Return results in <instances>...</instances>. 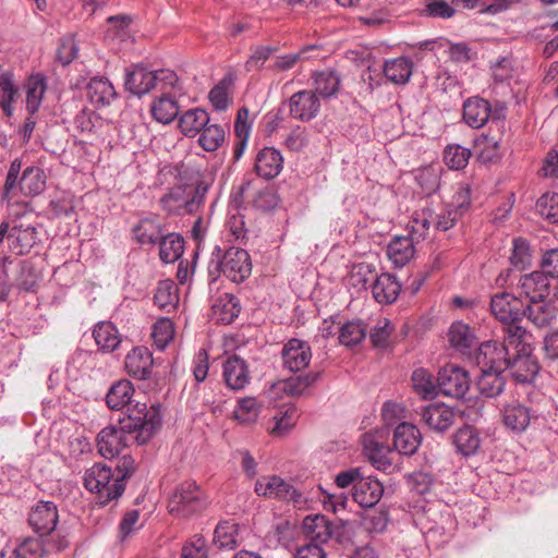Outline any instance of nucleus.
Here are the masks:
<instances>
[{
	"label": "nucleus",
	"mask_w": 558,
	"mask_h": 558,
	"mask_svg": "<svg viewBox=\"0 0 558 558\" xmlns=\"http://www.w3.org/2000/svg\"><path fill=\"white\" fill-rule=\"evenodd\" d=\"M36 234L34 227H13L8 234L10 250L16 255L27 254L36 243Z\"/></svg>",
	"instance_id": "30"
},
{
	"label": "nucleus",
	"mask_w": 558,
	"mask_h": 558,
	"mask_svg": "<svg viewBox=\"0 0 558 558\" xmlns=\"http://www.w3.org/2000/svg\"><path fill=\"white\" fill-rule=\"evenodd\" d=\"M505 371H481L476 386L480 393L487 398H494L501 393L505 387L502 373Z\"/></svg>",
	"instance_id": "41"
},
{
	"label": "nucleus",
	"mask_w": 558,
	"mask_h": 558,
	"mask_svg": "<svg viewBox=\"0 0 558 558\" xmlns=\"http://www.w3.org/2000/svg\"><path fill=\"white\" fill-rule=\"evenodd\" d=\"M412 71V61L404 57L387 60L384 66L386 78L395 84H405L410 80Z\"/></svg>",
	"instance_id": "39"
},
{
	"label": "nucleus",
	"mask_w": 558,
	"mask_h": 558,
	"mask_svg": "<svg viewBox=\"0 0 558 558\" xmlns=\"http://www.w3.org/2000/svg\"><path fill=\"white\" fill-rule=\"evenodd\" d=\"M207 493L195 482L178 484L168 499V510L178 518H192L203 513L209 506Z\"/></svg>",
	"instance_id": "3"
},
{
	"label": "nucleus",
	"mask_w": 558,
	"mask_h": 558,
	"mask_svg": "<svg viewBox=\"0 0 558 558\" xmlns=\"http://www.w3.org/2000/svg\"><path fill=\"white\" fill-rule=\"evenodd\" d=\"M229 86L230 82L223 78L209 92L208 98L216 110H226L229 107L231 102Z\"/></svg>",
	"instance_id": "60"
},
{
	"label": "nucleus",
	"mask_w": 558,
	"mask_h": 558,
	"mask_svg": "<svg viewBox=\"0 0 558 558\" xmlns=\"http://www.w3.org/2000/svg\"><path fill=\"white\" fill-rule=\"evenodd\" d=\"M509 355L507 348L500 342L488 340L478 347L475 355L480 371H507L509 367Z\"/></svg>",
	"instance_id": "11"
},
{
	"label": "nucleus",
	"mask_w": 558,
	"mask_h": 558,
	"mask_svg": "<svg viewBox=\"0 0 558 558\" xmlns=\"http://www.w3.org/2000/svg\"><path fill=\"white\" fill-rule=\"evenodd\" d=\"M542 272L547 278H558V248H553L544 253L541 262Z\"/></svg>",
	"instance_id": "64"
},
{
	"label": "nucleus",
	"mask_w": 558,
	"mask_h": 558,
	"mask_svg": "<svg viewBox=\"0 0 558 558\" xmlns=\"http://www.w3.org/2000/svg\"><path fill=\"white\" fill-rule=\"evenodd\" d=\"M457 450L465 457L476 453L480 448V436L472 426L460 428L453 438Z\"/></svg>",
	"instance_id": "45"
},
{
	"label": "nucleus",
	"mask_w": 558,
	"mask_h": 558,
	"mask_svg": "<svg viewBox=\"0 0 558 558\" xmlns=\"http://www.w3.org/2000/svg\"><path fill=\"white\" fill-rule=\"evenodd\" d=\"M213 317L221 324H231L241 311L236 298L229 293L218 296L213 306Z\"/></svg>",
	"instance_id": "35"
},
{
	"label": "nucleus",
	"mask_w": 558,
	"mask_h": 558,
	"mask_svg": "<svg viewBox=\"0 0 558 558\" xmlns=\"http://www.w3.org/2000/svg\"><path fill=\"white\" fill-rule=\"evenodd\" d=\"M210 184L204 180L194 183L177 184L170 187L159 199L167 215H193L204 205Z\"/></svg>",
	"instance_id": "2"
},
{
	"label": "nucleus",
	"mask_w": 558,
	"mask_h": 558,
	"mask_svg": "<svg viewBox=\"0 0 558 558\" xmlns=\"http://www.w3.org/2000/svg\"><path fill=\"white\" fill-rule=\"evenodd\" d=\"M87 97L96 106H108L117 93L108 78L93 77L87 84Z\"/></svg>",
	"instance_id": "34"
},
{
	"label": "nucleus",
	"mask_w": 558,
	"mask_h": 558,
	"mask_svg": "<svg viewBox=\"0 0 558 558\" xmlns=\"http://www.w3.org/2000/svg\"><path fill=\"white\" fill-rule=\"evenodd\" d=\"M393 331V326L387 318H379L371 330L369 339L374 347L386 348Z\"/></svg>",
	"instance_id": "61"
},
{
	"label": "nucleus",
	"mask_w": 558,
	"mask_h": 558,
	"mask_svg": "<svg viewBox=\"0 0 558 558\" xmlns=\"http://www.w3.org/2000/svg\"><path fill=\"white\" fill-rule=\"evenodd\" d=\"M508 369L518 383H530L537 375L539 366L532 352L510 353Z\"/></svg>",
	"instance_id": "22"
},
{
	"label": "nucleus",
	"mask_w": 558,
	"mask_h": 558,
	"mask_svg": "<svg viewBox=\"0 0 558 558\" xmlns=\"http://www.w3.org/2000/svg\"><path fill=\"white\" fill-rule=\"evenodd\" d=\"M174 326L169 318H161L153 326L151 337L155 345L162 350L173 339Z\"/></svg>",
	"instance_id": "56"
},
{
	"label": "nucleus",
	"mask_w": 558,
	"mask_h": 558,
	"mask_svg": "<svg viewBox=\"0 0 558 558\" xmlns=\"http://www.w3.org/2000/svg\"><path fill=\"white\" fill-rule=\"evenodd\" d=\"M223 379L232 390H242L251 381V372L246 361L234 354L223 363Z\"/></svg>",
	"instance_id": "17"
},
{
	"label": "nucleus",
	"mask_w": 558,
	"mask_h": 558,
	"mask_svg": "<svg viewBox=\"0 0 558 558\" xmlns=\"http://www.w3.org/2000/svg\"><path fill=\"white\" fill-rule=\"evenodd\" d=\"M421 440L420 430L411 423H401L395 429L393 446L401 454H413L421 445Z\"/></svg>",
	"instance_id": "27"
},
{
	"label": "nucleus",
	"mask_w": 558,
	"mask_h": 558,
	"mask_svg": "<svg viewBox=\"0 0 558 558\" xmlns=\"http://www.w3.org/2000/svg\"><path fill=\"white\" fill-rule=\"evenodd\" d=\"M319 377L318 373H308L287 379L283 383V390L291 396H301L308 387L314 385Z\"/></svg>",
	"instance_id": "58"
},
{
	"label": "nucleus",
	"mask_w": 558,
	"mask_h": 558,
	"mask_svg": "<svg viewBox=\"0 0 558 558\" xmlns=\"http://www.w3.org/2000/svg\"><path fill=\"white\" fill-rule=\"evenodd\" d=\"M124 85L131 94L143 96L156 87V75L142 65H133L126 71Z\"/></svg>",
	"instance_id": "23"
},
{
	"label": "nucleus",
	"mask_w": 558,
	"mask_h": 558,
	"mask_svg": "<svg viewBox=\"0 0 558 558\" xmlns=\"http://www.w3.org/2000/svg\"><path fill=\"white\" fill-rule=\"evenodd\" d=\"M450 344L462 353L476 345V336L471 327L462 322L453 323L448 331Z\"/></svg>",
	"instance_id": "37"
},
{
	"label": "nucleus",
	"mask_w": 558,
	"mask_h": 558,
	"mask_svg": "<svg viewBox=\"0 0 558 558\" xmlns=\"http://www.w3.org/2000/svg\"><path fill=\"white\" fill-rule=\"evenodd\" d=\"M412 384L415 392L422 398H433L439 392L438 381L425 368H417L412 374Z\"/></svg>",
	"instance_id": "46"
},
{
	"label": "nucleus",
	"mask_w": 558,
	"mask_h": 558,
	"mask_svg": "<svg viewBox=\"0 0 558 558\" xmlns=\"http://www.w3.org/2000/svg\"><path fill=\"white\" fill-rule=\"evenodd\" d=\"M305 536L314 544H325L332 536V524L323 514L306 515L302 523Z\"/></svg>",
	"instance_id": "26"
},
{
	"label": "nucleus",
	"mask_w": 558,
	"mask_h": 558,
	"mask_svg": "<svg viewBox=\"0 0 558 558\" xmlns=\"http://www.w3.org/2000/svg\"><path fill=\"white\" fill-rule=\"evenodd\" d=\"M159 256L163 263H173L182 255L184 250L183 239L175 233H170L159 240Z\"/></svg>",
	"instance_id": "48"
},
{
	"label": "nucleus",
	"mask_w": 558,
	"mask_h": 558,
	"mask_svg": "<svg viewBox=\"0 0 558 558\" xmlns=\"http://www.w3.org/2000/svg\"><path fill=\"white\" fill-rule=\"evenodd\" d=\"M536 213L550 223H558V193H545L535 204Z\"/></svg>",
	"instance_id": "51"
},
{
	"label": "nucleus",
	"mask_w": 558,
	"mask_h": 558,
	"mask_svg": "<svg viewBox=\"0 0 558 558\" xmlns=\"http://www.w3.org/2000/svg\"><path fill=\"white\" fill-rule=\"evenodd\" d=\"M421 14L426 17L448 20L454 16L456 8L446 0H426Z\"/></svg>",
	"instance_id": "55"
},
{
	"label": "nucleus",
	"mask_w": 558,
	"mask_h": 558,
	"mask_svg": "<svg viewBox=\"0 0 558 558\" xmlns=\"http://www.w3.org/2000/svg\"><path fill=\"white\" fill-rule=\"evenodd\" d=\"M504 342L509 353L532 352V333L521 325V322L502 326Z\"/></svg>",
	"instance_id": "18"
},
{
	"label": "nucleus",
	"mask_w": 558,
	"mask_h": 558,
	"mask_svg": "<svg viewBox=\"0 0 558 558\" xmlns=\"http://www.w3.org/2000/svg\"><path fill=\"white\" fill-rule=\"evenodd\" d=\"M17 96V88L13 82L11 73L0 74V105L8 116L12 112V104Z\"/></svg>",
	"instance_id": "53"
},
{
	"label": "nucleus",
	"mask_w": 558,
	"mask_h": 558,
	"mask_svg": "<svg viewBox=\"0 0 558 558\" xmlns=\"http://www.w3.org/2000/svg\"><path fill=\"white\" fill-rule=\"evenodd\" d=\"M133 238L140 244H155L161 235L162 229L156 219L144 218L140 220L132 229Z\"/></svg>",
	"instance_id": "40"
},
{
	"label": "nucleus",
	"mask_w": 558,
	"mask_h": 558,
	"mask_svg": "<svg viewBox=\"0 0 558 558\" xmlns=\"http://www.w3.org/2000/svg\"><path fill=\"white\" fill-rule=\"evenodd\" d=\"M58 510L51 501H39L29 512V525L40 535L51 533L58 523Z\"/></svg>",
	"instance_id": "16"
},
{
	"label": "nucleus",
	"mask_w": 558,
	"mask_h": 558,
	"mask_svg": "<svg viewBox=\"0 0 558 558\" xmlns=\"http://www.w3.org/2000/svg\"><path fill=\"white\" fill-rule=\"evenodd\" d=\"M153 355L145 347H136L125 356V369L130 376L136 379L149 377L153 367Z\"/></svg>",
	"instance_id": "21"
},
{
	"label": "nucleus",
	"mask_w": 558,
	"mask_h": 558,
	"mask_svg": "<svg viewBox=\"0 0 558 558\" xmlns=\"http://www.w3.org/2000/svg\"><path fill=\"white\" fill-rule=\"evenodd\" d=\"M24 88L26 94V110L33 116L39 110L46 93V78L41 74L32 75L26 81Z\"/></svg>",
	"instance_id": "36"
},
{
	"label": "nucleus",
	"mask_w": 558,
	"mask_h": 558,
	"mask_svg": "<svg viewBox=\"0 0 558 558\" xmlns=\"http://www.w3.org/2000/svg\"><path fill=\"white\" fill-rule=\"evenodd\" d=\"M439 392L452 397H463L470 387L468 373L458 365L447 364L438 373Z\"/></svg>",
	"instance_id": "8"
},
{
	"label": "nucleus",
	"mask_w": 558,
	"mask_h": 558,
	"mask_svg": "<svg viewBox=\"0 0 558 558\" xmlns=\"http://www.w3.org/2000/svg\"><path fill=\"white\" fill-rule=\"evenodd\" d=\"M523 310L521 300L512 293H496L490 299V312L502 326L522 322Z\"/></svg>",
	"instance_id": "10"
},
{
	"label": "nucleus",
	"mask_w": 558,
	"mask_h": 558,
	"mask_svg": "<svg viewBox=\"0 0 558 558\" xmlns=\"http://www.w3.org/2000/svg\"><path fill=\"white\" fill-rule=\"evenodd\" d=\"M87 490L97 495V504L106 506L118 499L124 492L125 485L114 475L112 469L102 463H95L84 475Z\"/></svg>",
	"instance_id": "5"
},
{
	"label": "nucleus",
	"mask_w": 558,
	"mask_h": 558,
	"mask_svg": "<svg viewBox=\"0 0 558 558\" xmlns=\"http://www.w3.org/2000/svg\"><path fill=\"white\" fill-rule=\"evenodd\" d=\"M383 493L384 487L378 480L363 474L360 481L356 482L353 499L361 507L372 508L380 500Z\"/></svg>",
	"instance_id": "24"
},
{
	"label": "nucleus",
	"mask_w": 558,
	"mask_h": 558,
	"mask_svg": "<svg viewBox=\"0 0 558 558\" xmlns=\"http://www.w3.org/2000/svg\"><path fill=\"white\" fill-rule=\"evenodd\" d=\"M281 355L283 367L295 373L308 366L312 359V350L305 341L290 339L284 344Z\"/></svg>",
	"instance_id": "14"
},
{
	"label": "nucleus",
	"mask_w": 558,
	"mask_h": 558,
	"mask_svg": "<svg viewBox=\"0 0 558 558\" xmlns=\"http://www.w3.org/2000/svg\"><path fill=\"white\" fill-rule=\"evenodd\" d=\"M218 253L220 251L218 250ZM209 276L216 278L222 272L233 282L244 281L252 271V264L248 253L240 247H230L222 257L217 254V260L209 264Z\"/></svg>",
	"instance_id": "6"
},
{
	"label": "nucleus",
	"mask_w": 558,
	"mask_h": 558,
	"mask_svg": "<svg viewBox=\"0 0 558 558\" xmlns=\"http://www.w3.org/2000/svg\"><path fill=\"white\" fill-rule=\"evenodd\" d=\"M470 205V191L468 187H461L458 192L457 206L447 208L441 215L435 218V228L437 230L447 231L452 228L459 218L463 215Z\"/></svg>",
	"instance_id": "28"
},
{
	"label": "nucleus",
	"mask_w": 558,
	"mask_h": 558,
	"mask_svg": "<svg viewBox=\"0 0 558 558\" xmlns=\"http://www.w3.org/2000/svg\"><path fill=\"white\" fill-rule=\"evenodd\" d=\"M150 112L155 121L169 124L179 113V105L175 97L163 94L150 105Z\"/></svg>",
	"instance_id": "38"
},
{
	"label": "nucleus",
	"mask_w": 558,
	"mask_h": 558,
	"mask_svg": "<svg viewBox=\"0 0 558 558\" xmlns=\"http://www.w3.org/2000/svg\"><path fill=\"white\" fill-rule=\"evenodd\" d=\"M366 331V326L361 320L348 322L338 328V339L341 344L353 347L365 339Z\"/></svg>",
	"instance_id": "49"
},
{
	"label": "nucleus",
	"mask_w": 558,
	"mask_h": 558,
	"mask_svg": "<svg viewBox=\"0 0 558 558\" xmlns=\"http://www.w3.org/2000/svg\"><path fill=\"white\" fill-rule=\"evenodd\" d=\"M214 541L219 548L232 549L238 543L236 524L230 521L220 522L216 526Z\"/></svg>",
	"instance_id": "52"
},
{
	"label": "nucleus",
	"mask_w": 558,
	"mask_h": 558,
	"mask_svg": "<svg viewBox=\"0 0 558 558\" xmlns=\"http://www.w3.org/2000/svg\"><path fill=\"white\" fill-rule=\"evenodd\" d=\"M432 223L435 225V218L430 211L422 210L421 213H415L411 221V235L409 236L418 242L425 238L426 231Z\"/></svg>",
	"instance_id": "59"
},
{
	"label": "nucleus",
	"mask_w": 558,
	"mask_h": 558,
	"mask_svg": "<svg viewBox=\"0 0 558 558\" xmlns=\"http://www.w3.org/2000/svg\"><path fill=\"white\" fill-rule=\"evenodd\" d=\"M283 168V157L274 147H264L255 158L254 169L258 177L270 180L278 177Z\"/></svg>",
	"instance_id": "20"
},
{
	"label": "nucleus",
	"mask_w": 558,
	"mask_h": 558,
	"mask_svg": "<svg viewBox=\"0 0 558 558\" xmlns=\"http://www.w3.org/2000/svg\"><path fill=\"white\" fill-rule=\"evenodd\" d=\"M134 387L133 384L128 379H120L116 381L109 389L106 396L107 405L111 410H122L126 407V412H129V408L134 407L132 404V397L134 396ZM128 413H125L126 415Z\"/></svg>",
	"instance_id": "29"
},
{
	"label": "nucleus",
	"mask_w": 558,
	"mask_h": 558,
	"mask_svg": "<svg viewBox=\"0 0 558 558\" xmlns=\"http://www.w3.org/2000/svg\"><path fill=\"white\" fill-rule=\"evenodd\" d=\"M260 404L253 397L242 398L233 412V417L241 424H251L255 422L260 412Z\"/></svg>",
	"instance_id": "50"
},
{
	"label": "nucleus",
	"mask_w": 558,
	"mask_h": 558,
	"mask_svg": "<svg viewBox=\"0 0 558 558\" xmlns=\"http://www.w3.org/2000/svg\"><path fill=\"white\" fill-rule=\"evenodd\" d=\"M210 121L209 114L202 108H193L185 111L179 118V129L185 136H196Z\"/></svg>",
	"instance_id": "33"
},
{
	"label": "nucleus",
	"mask_w": 558,
	"mask_h": 558,
	"mask_svg": "<svg viewBox=\"0 0 558 558\" xmlns=\"http://www.w3.org/2000/svg\"><path fill=\"white\" fill-rule=\"evenodd\" d=\"M22 160L14 159L9 167L3 185L2 199L10 201L16 195L17 190L26 196L39 195L46 186V174L36 166L24 169L21 178Z\"/></svg>",
	"instance_id": "4"
},
{
	"label": "nucleus",
	"mask_w": 558,
	"mask_h": 558,
	"mask_svg": "<svg viewBox=\"0 0 558 558\" xmlns=\"http://www.w3.org/2000/svg\"><path fill=\"white\" fill-rule=\"evenodd\" d=\"M523 317L537 329L551 328L558 323V305L555 300L547 298L529 302L523 310Z\"/></svg>",
	"instance_id": "12"
},
{
	"label": "nucleus",
	"mask_w": 558,
	"mask_h": 558,
	"mask_svg": "<svg viewBox=\"0 0 558 558\" xmlns=\"http://www.w3.org/2000/svg\"><path fill=\"white\" fill-rule=\"evenodd\" d=\"M501 414L506 427L518 433L525 430L533 417L531 410L518 400L504 404Z\"/></svg>",
	"instance_id": "25"
},
{
	"label": "nucleus",
	"mask_w": 558,
	"mask_h": 558,
	"mask_svg": "<svg viewBox=\"0 0 558 558\" xmlns=\"http://www.w3.org/2000/svg\"><path fill=\"white\" fill-rule=\"evenodd\" d=\"M505 111L502 105L497 104L493 108L486 99L471 97L463 104V120L469 126L480 129L492 118V123L499 126L500 121L505 119Z\"/></svg>",
	"instance_id": "7"
},
{
	"label": "nucleus",
	"mask_w": 558,
	"mask_h": 558,
	"mask_svg": "<svg viewBox=\"0 0 558 558\" xmlns=\"http://www.w3.org/2000/svg\"><path fill=\"white\" fill-rule=\"evenodd\" d=\"M421 417L430 429L441 433L454 423L456 412L444 403H433L422 410Z\"/></svg>",
	"instance_id": "19"
},
{
	"label": "nucleus",
	"mask_w": 558,
	"mask_h": 558,
	"mask_svg": "<svg viewBox=\"0 0 558 558\" xmlns=\"http://www.w3.org/2000/svg\"><path fill=\"white\" fill-rule=\"evenodd\" d=\"M471 157V150L460 145H448L444 150L445 163L453 170H460L466 167Z\"/></svg>",
	"instance_id": "54"
},
{
	"label": "nucleus",
	"mask_w": 558,
	"mask_h": 558,
	"mask_svg": "<svg viewBox=\"0 0 558 558\" xmlns=\"http://www.w3.org/2000/svg\"><path fill=\"white\" fill-rule=\"evenodd\" d=\"M510 263L519 268L524 269L531 263V251L529 242L523 238H515L512 241V252Z\"/></svg>",
	"instance_id": "57"
},
{
	"label": "nucleus",
	"mask_w": 558,
	"mask_h": 558,
	"mask_svg": "<svg viewBox=\"0 0 558 558\" xmlns=\"http://www.w3.org/2000/svg\"><path fill=\"white\" fill-rule=\"evenodd\" d=\"M179 300L178 287L172 280H162L158 283L154 302L160 310L171 312L179 304Z\"/></svg>",
	"instance_id": "42"
},
{
	"label": "nucleus",
	"mask_w": 558,
	"mask_h": 558,
	"mask_svg": "<svg viewBox=\"0 0 558 558\" xmlns=\"http://www.w3.org/2000/svg\"><path fill=\"white\" fill-rule=\"evenodd\" d=\"M161 424L159 408L136 401L129 412L119 418V426H107L97 436V449L101 457L112 459L132 442L146 444Z\"/></svg>",
	"instance_id": "1"
},
{
	"label": "nucleus",
	"mask_w": 558,
	"mask_h": 558,
	"mask_svg": "<svg viewBox=\"0 0 558 558\" xmlns=\"http://www.w3.org/2000/svg\"><path fill=\"white\" fill-rule=\"evenodd\" d=\"M387 256L396 267H403L414 256L413 238L395 236L387 246Z\"/></svg>",
	"instance_id": "32"
},
{
	"label": "nucleus",
	"mask_w": 558,
	"mask_h": 558,
	"mask_svg": "<svg viewBox=\"0 0 558 558\" xmlns=\"http://www.w3.org/2000/svg\"><path fill=\"white\" fill-rule=\"evenodd\" d=\"M401 290V284L389 274H381L376 277L372 284L374 299L378 303L389 304L397 300Z\"/></svg>",
	"instance_id": "31"
},
{
	"label": "nucleus",
	"mask_w": 558,
	"mask_h": 558,
	"mask_svg": "<svg viewBox=\"0 0 558 558\" xmlns=\"http://www.w3.org/2000/svg\"><path fill=\"white\" fill-rule=\"evenodd\" d=\"M315 94L323 97L335 96L340 87V77L332 70H324L314 75Z\"/></svg>",
	"instance_id": "47"
},
{
	"label": "nucleus",
	"mask_w": 558,
	"mask_h": 558,
	"mask_svg": "<svg viewBox=\"0 0 558 558\" xmlns=\"http://www.w3.org/2000/svg\"><path fill=\"white\" fill-rule=\"evenodd\" d=\"M255 493L267 498H277L296 504L301 501V494L298 489L290 482L277 475L259 477L255 483Z\"/></svg>",
	"instance_id": "9"
},
{
	"label": "nucleus",
	"mask_w": 558,
	"mask_h": 558,
	"mask_svg": "<svg viewBox=\"0 0 558 558\" xmlns=\"http://www.w3.org/2000/svg\"><path fill=\"white\" fill-rule=\"evenodd\" d=\"M517 287L520 295L529 302L546 299L550 292L549 279L541 270L521 276Z\"/></svg>",
	"instance_id": "15"
},
{
	"label": "nucleus",
	"mask_w": 558,
	"mask_h": 558,
	"mask_svg": "<svg viewBox=\"0 0 558 558\" xmlns=\"http://www.w3.org/2000/svg\"><path fill=\"white\" fill-rule=\"evenodd\" d=\"M361 523L366 531L380 533L386 529L388 518L384 511L371 510L363 514Z\"/></svg>",
	"instance_id": "62"
},
{
	"label": "nucleus",
	"mask_w": 558,
	"mask_h": 558,
	"mask_svg": "<svg viewBox=\"0 0 558 558\" xmlns=\"http://www.w3.org/2000/svg\"><path fill=\"white\" fill-rule=\"evenodd\" d=\"M320 110V100L313 90H300L289 99L290 116L299 121L308 122L317 117Z\"/></svg>",
	"instance_id": "13"
},
{
	"label": "nucleus",
	"mask_w": 558,
	"mask_h": 558,
	"mask_svg": "<svg viewBox=\"0 0 558 558\" xmlns=\"http://www.w3.org/2000/svg\"><path fill=\"white\" fill-rule=\"evenodd\" d=\"M93 337L98 348L105 352H112L120 343L118 330L109 322L97 324L94 328Z\"/></svg>",
	"instance_id": "43"
},
{
	"label": "nucleus",
	"mask_w": 558,
	"mask_h": 558,
	"mask_svg": "<svg viewBox=\"0 0 558 558\" xmlns=\"http://www.w3.org/2000/svg\"><path fill=\"white\" fill-rule=\"evenodd\" d=\"M198 134V144L206 151H216L226 142V130L217 123L210 124L208 122Z\"/></svg>",
	"instance_id": "44"
},
{
	"label": "nucleus",
	"mask_w": 558,
	"mask_h": 558,
	"mask_svg": "<svg viewBox=\"0 0 558 558\" xmlns=\"http://www.w3.org/2000/svg\"><path fill=\"white\" fill-rule=\"evenodd\" d=\"M308 143L306 129L303 126L293 128L284 138L283 145L291 151H300Z\"/></svg>",
	"instance_id": "63"
}]
</instances>
